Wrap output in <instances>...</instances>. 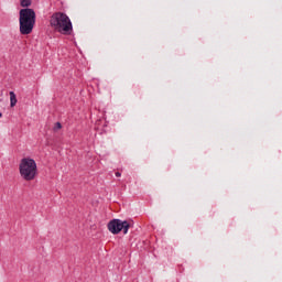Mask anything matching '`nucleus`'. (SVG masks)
<instances>
[{
	"instance_id": "0eeeda50",
	"label": "nucleus",
	"mask_w": 282,
	"mask_h": 282,
	"mask_svg": "<svg viewBox=\"0 0 282 282\" xmlns=\"http://www.w3.org/2000/svg\"><path fill=\"white\" fill-rule=\"evenodd\" d=\"M61 129H63V124H61V122H56L53 127V131H61Z\"/></svg>"
},
{
	"instance_id": "20e7f679",
	"label": "nucleus",
	"mask_w": 282,
	"mask_h": 282,
	"mask_svg": "<svg viewBox=\"0 0 282 282\" xmlns=\"http://www.w3.org/2000/svg\"><path fill=\"white\" fill-rule=\"evenodd\" d=\"M130 225L128 221H122L120 219H113L108 224V230L112 232V235H118L123 230V235L129 232Z\"/></svg>"
},
{
	"instance_id": "f03ea898",
	"label": "nucleus",
	"mask_w": 282,
	"mask_h": 282,
	"mask_svg": "<svg viewBox=\"0 0 282 282\" xmlns=\"http://www.w3.org/2000/svg\"><path fill=\"white\" fill-rule=\"evenodd\" d=\"M19 23L21 34H32V30H34V25L36 24V12L30 8L21 9Z\"/></svg>"
},
{
	"instance_id": "7ed1b4c3",
	"label": "nucleus",
	"mask_w": 282,
	"mask_h": 282,
	"mask_svg": "<svg viewBox=\"0 0 282 282\" xmlns=\"http://www.w3.org/2000/svg\"><path fill=\"white\" fill-rule=\"evenodd\" d=\"M19 173L24 182H33V180H36V175H39L36 161L32 158H23L19 164Z\"/></svg>"
},
{
	"instance_id": "f257e3e1",
	"label": "nucleus",
	"mask_w": 282,
	"mask_h": 282,
	"mask_svg": "<svg viewBox=\"0 0 282 282\" xmlns=\"http://www.w3.org/2000/svg\"><path fill=\"white\" fill-rule=\"evenodd\" d=\"M50 25L55 30V32H59V34H65L68 36L73 32L72 20L69 17L63 12H56L51 17Z\"/></svg>"
},
{
	"instance_id": "1a4fd4ad",
	"label": "nucleus",
	"mask_w": 282,
	"mask_h": 282,
	"mask_svg": "<svg viewBox=\"0 0 282 282\" xmlns=\"http://www.w3.org/2000/svg\"><path fill=\"white\" fill-rule=\"evenodd\" d=\"M2 117H3V113L0 112V118H2Z\"/></svg>"
},
{
	"instance_id": "39448f33",
	"label": "nucleus",
	"mask_w": 282,
	"mask_h": 282,
	"mask_svg": "<svg viewBox=\"0 0 282 282\" xmlns=\"http://www.w3.org/2000/svg\"><path fill=\"white\" fill-rule=\"evenodd\" d=\"M10 96V107H17V94H14V91H10L9 93Z\"/></svg>"
},
{
	"instance_id": "423d86ee",
	"label": "nucleus",
	"mask_w": 282,
	"mask_h": 282,
	"mask_svg": "<svg viewBox=\"0 0 282 282\" xmlns=\"http://www.w3.org/2000/svg\"><path fill=\"white\" fill-rule=\"evenodd\" d=\"M20 6L22 8H30V6H32V0H20Z\"/></svg>"
},
{
	"instance_id": "6e6552de",
	"label": "nucleus",
	"mask_w": 282,
	"mask_h": 282,
	"mask_svg": "<svg viewBox=\"0 0 282 282\" xmlns=\"http://www.w3.org/2000/svg\"><path fill=\"white\" fill-rule=\"evenodd\" d=\"M121 173L120 172H116V177H121Z\"/></svg>"
}]
</instances>
